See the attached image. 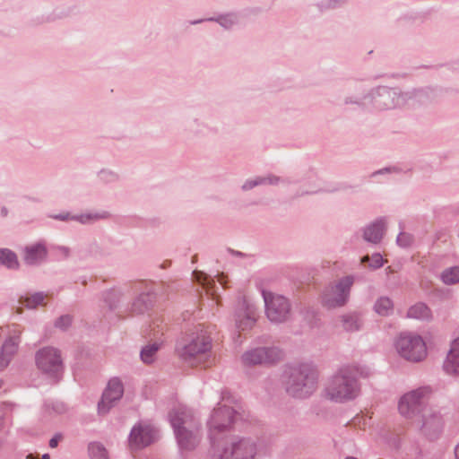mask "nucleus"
Returning a JSON list of instances; mask_svg holds the SVG:
<instances>
[{"mask_svg": "<svg viewBox=\"0 0 459 459\" xmlns=\"http://www.w3.org/2000/svg\"><path fill=\"white\" fill-rule=\"evenodd\" d=\"M27 459H34L33 456L31 455H28L27 456Z\"/></svg>", "mask_w": 459, "mask_h": 459, "instance_id": "obj_41", "label": "nucleus"}, {"mask_svg": "<svg viewBox=\"0 0 459 459\" xmlns=\"http://www.w3.org/2000/svg\"><path fill=\"white\" fill-rule=\"evenodd\" d=\"M371 261L369 264V266L373 269L380 268L384 264L383 257L380 254L377 253L374 254L371 257L366 255L362 258V263H365L367 261Z\"/></svg>", "mask_w": 459, "mask_h": 459, "instance_id": "obj_31", "label": "nucleus"}, {"mask_svg": "<svg viewBox=\"0 0 459 459\" xmlns=\"http://www.w3.org/2000/svg\"><path fill=\"white\" fill-rule=\"evenodd\" d=\"M373 308L377 315L388 316L394 311V303L388 297H380L376 300Z\"/></svg>", "mask_w": 459, "mask_h": 459, "instance_id": "obj_24", "label": "nucleus"}, {"mask_svg": "<svg viewBox=\"0 0 459 459\" xmlns=\"http://www.w3.org/2000/svg\"><path fill=\"white\" fill-rule=\"evenodd\" d=\"M443 369L448 375H459V337L452 341L443 363Z\"/></svg>", "mask_w": 459, "mask_h": 459, "instance_id": "obj_16", "label": "nucleus"}, {"mask_svg": "<svg viewBox=\"0 0 459 459\" xmlns=\"http://www.w3.org/2000/svg\"><path fill=\"white\" fill-rule=\"evenodd\" d=\"M397 244L402 247H408L413 242V238L411 234L401 232L396 239Z\"/></svg>", "mask_w": 459, "mask_h": 459, "instance_id": "obj_32", "label": "nucleus"}, {"mask_svg": "<svg viewBox=\"0 0 459 459\" xmlns=\"http://www.w3.org/2000/svg\"><path fill=\"white\" fill-rule=\"evenodd\" d=\"M194 276L203 286H206L210 281L209 277L202 272H194Z\"/></svg>", "mask_w": 459, "mask_h": 459, "instance_id": "obj_34", "label": "nucleus"}, {"mask_svg": "<svg viewBox=\"0 0 459 459\" xmlns=\"http://www.w3.org/2000/svg\"><path fill=\"white\" fill-rule=\"evenodd\" d=\"M47 295L43 292H36L30 296L21 297L19 303L24 305L29 309L36 308L39 305H44Z\"/></svg>", "mask_w": 459, "mask_h": 459, "instance_id": "obj_25", "label": "nucleus"}, {"mask_svg": "<svg viewBox=\"0 0 459 459\" xmlns=\"http://www.w3.org/2000/svg\"><path fill=\"white\" fill-rule=\"evenodd\" d=\"M0 263L10 269H16L19 265L16 255L6 248L0 249Z\"/></svg>", "mask_w": 459, "mask_h": 459, "instance_id": "obj_26", "label": "nucleus"}, {"mask_svg": "<svg viewBox=\"0 0 459 459\" xmlns=\"http://www.w3.org/2000/svg\"><path fill=\"white\" fill-rule=\"evenodd\" d=\"M257 309L253 301L246 297L238 304L236 311V326L244 331L253 327L256 321Z\"/></svg>", "mask_w": 459, "mask_h": 459, "instance_id": "obj_15", "label": "nucleus"}, {"mask_svg": "<svg viewBox=\"0 0 459 459\" xmlns=\"http://www.w3.org/2000/svg\"><path fill=\"white\" fill-rule=\"evenodd\" d=\"M441 281L446 285L459 282V266H454L444 270L440 275Z\"/></svg>", "mask_w": 459, "mask_h": 459, "instance_id": "obj_27", "label": "nucleus"}, {"mask_svg": "<svg viewBox=\"0 0 459 459\" xmlns=\"http://www.w3.org/2000/svg\"><path fill=\"white\" fill-rule=\"evenodd\" d=\"M88 450L91 459H109L107 449L100 443H91Z\"/></svg>", "mask_w": 459, "mask_h": 459, "instance_id": "obj_28", "label": "nucleus"}, {"mask_svg": "<svg viewBox=\"0 0 459 459\" xmlns=\"http://www.w3.org/2000/svg\"><path fill=\"white\" fill-rule=\"evenodd\" d=\"M61 439L60 435H56L49 440V446L55 448L57 446L59 440Z\"/></svg>", "mask_w": 459, "mask_h": 459, "instance_id": "obj_35", "label": "nucleus"}, {"mask_svg": "<svg viewBox=\"0 0 459 459\" xmlns=\"http://www.w3.org/2000/svg\"><path fill=\"white\" fill-rule=\"evenodd\" d=\"M158 350H159V345L156 343L146 345L141 351L142 360L147 364L153 362Z\"/></svg>", "mask_w": 459, "mask_h": 459, "instance_id": "obj_29", "label": "nucleus"}, {"mask_svg": "<svg viewBox=\"0 0 459 459\" xmlns=\"http://www.w3.org/2000/svg\"><path fill=\"white\" fill-rule=\"evenodd\" d=\"M256 442L247 437H232L222 443L212 441L209 459H255Z\"/></svg>", "mask_w": 459, "mask_h": 459, "instance_id": "obj_5", "label": "nucleus"}, {"mask_svg": "<svg viewBox=\"0 0 459 459\" xmlns=\"http://www.w3.org/2000/svg\"><path fill=\"white\" fill-rule=\"evenodd\" d=\"M108 212H92V213H84L76 216H70L68 212L60 213L53 216L54 219L60 221H67V220H74L78 221L81 223L86 224L91 223L99 220L107 219L108 217Z\"/></svg>", "mask_w": 459, "mask_h": 459, "instance_id": "obj_19", "label": "nucleus"}, {"mask_svg": "<svg viewBox=\"0 0 459 459\" xmlns=\"http://www.w3.org/2000/svg\"><path fill=\"white\" fill-rule=\"evenodd\" d=\"M286 391L293 397H307L316 389L317 372L309 363L291 367L286 373Z\"/></svg>", "mask_w": 459, "mask_h": 459, "instance_id": "obj_4", "label": "nucleus"}, {"mask_svg": "<svg viewBox=\"0 0 459 459\" xmlns=\"http://www.w3.org/2000/svg\"><path fill=\"white\" fill-rule=\"evenodd\" d=\"M124 386L120 379L111 378L98 403L99 414L104 415L122 398Z\"/></svg>", "mask_w": 459, "mask_h": 459, "instance_id": "obj_14", "label": "nucleus"}, {"mask_svg": "<svg viewBox=\"0 0 459 459\" xmlns=\"http://www.w3.org/2000/svg\"><path fill=\"white\" fill-rule=\"evenodd\" d=\"M158 437L157 430L150 424L138 423L130 432L128 443L131 449L138 450L152 444Z\"/></svg>", "mask_w": 459, "mask_h": 459, "instance_id": "obj_12", "label": "nucleus"}, {"mask_svg": "<svg viewBox=\"0 0 459 459\" xmlns=\"http://www.w3.org/2000/svg\"><path fill=\"white\" fill-rule=\"evenodd\" d=\"M21 333L22 331L19 330L16 335L9 337L4 342L0 353V370L9 365L13 355L17 352Z\"/></svg>", "mask_w": 459, "mask_h": 459, "instance_id": "obj_17", "label": "nucleus"}, {"mask_svg": "<svg viewBox=\"0 0 459 459\" xmlns=\"http://www.w3.org/2000/svg\"><path fill=\"white\" fill-rule=\"evenodd\" d=\"M169 420L180 449H195L200 442V424L193 411L178 407L169 413Z\"/></svg>", "mask_w": 459, "mask_h": 459, "instance_id": "obj_2", "label": "nucleus"}, {"mask_svg": "<svg viewBox=\"0 0 459 459\" xmlns=\"http://www.w3.org/2000/svg\"><path fill=\"white\" fill-rule=\"evenodd\" d=\"M1 213H2L3 216H6L7 215V210L4 207L2 208Z\"/></svg>", "mask_w": 459, "mask_h": 459, "instance_id": "obj_39", "label": "nucleus"}, {"mask_svg": "<svg viewBox=\"0 0 459 459\" xmlns=\"http://www.w3.org/2000/svg\"><path fill=\"white\" fill-rule=\"evenodd\" d=\"M407 316L413 319L429 320L432 315L426 304L419 302L409 307Z\"/></svg>", "mask_w": 459, "mask_h": 459, "instance_id": "obj_21", "label": "nucleus"}, {"mask_svg": "<svg viewBox=\"0 0 459 459\" xmlns=\"http://www.w3.org/2000/svg\"><path fill=\"white\" fill-rule=\"evenodd\" d=\"M211 350V339L205 333L192 338L187 343L178 347V355L186 361H191Z\"/></svg>", "mask_w": 459, "mask_h": 459, "instance_id": "obj_13", "label": "nucleus"}, {"mask_svg": "<svg viewBox=\"0 0 459 459\" xmlns=\"http://www.w3.org/2000/svg\"><path fill=\"white\" fill-rule=\"evenodd\" d=\"M35 362L42 373L50 377H56L63 370L61 352L51 346L39 349L35 354Z\"/></svg>", "mask_w": 459, "mask_h": 459, "instance_id": "obj_9", "label": "nucleus"}, {"mask_svg": "<svg viewBox=\"0 0 459 459\" xmlns=\"http://www.w3.org/2000/svg\"><path fill=\"white\" fill-rule=\"evenodd\" d=\"M346 459H358V458L350 456V457H347Z\"/></svg>", "mask_w": 459, "mask_h": 459, "instance_id": "obj_42", "label": "nucleus"}, {"mask_svg": "<svg viewBox=\"0 0 459 459\" xmlns=\"http://www.w3.org/2000/svg\"><path fill=\"white\" fill-rule=\"evenodd\" d=\"M154 300L153 295L150 293H143L139 295L133 303V310L137 314H142L148 310Z\"/></svg>", "mask_w": 459, "mask_h": 459, "instance_id": "obj_23", "label": "nucleus"}, {"mask_svg": "<svg viewBox=\"0 0 459 459\" xmlns=\"http://www.w3.org/2000/svg\"><path fill=\"white\" fill-rule=\"evenodd\" d=\"M263 298L265 305V314L271 322L282 323L289 319L290 304L284 296L264 290Z\"/></svg>", "mask_w": 459, "mask_h": 459, "instance_id": "obj_8", "label": "nucleus"}, {"mask_svg": "<svg viewBox=\"0 0 459 459\" xmlns=\"http://www.w3.org/2000/svg\"><path fill=\"white\" fill-rule=\"evenodd\" d=\"M218 281H219L221 285H224V284H225V281H224V276H223V275L218 276Z\"/></svg>", "mask_w": 459, "mask_h": 459, "instance_id": "obj_38", "label": "nucleus"}, {"mask_svg": "<svg viewBox=\"0 0 459 459\" xmlns=\"http://www.w3.org/2000/svg\"><path fill=\"white\" fill-rule=\"evenodd\" d=\"M353 281V277L346 276L327 286L321 296L323 306L328 309L345 306L348 302Z\"/></svg>", "mask_w": 459, "mask_h": 459, "instance_id": "obj_7", "label": "nucleus"}, {"mask_svg": "<svg viewBox=\"0 0 459 459\" xmlns=\"http://www.w3.org/2000/svg\"><path fill=\"white\" fill-rule=\"evenodd\" d=\"M47 257V248L41 243L33 244L24 248L23 260L29 265L39 264Z\"/></svg>", "mask_w": 459, "mask_h": 459, "instance_id": "obj_18", "label": "nucleus"}, {"mask_svg": "<svg viewBox=\"0 0 459 459\" xmlns=\"http://www.w3.org/2000/svg\"><path fill=\"white\" fill-rule=\"evenodd\" d=\"M236 420V411L226 404H219L213 409L208 421L210 438L215 441V436L229 430Z\"/></svg>", "mask_w": 459, "mask_h": 459, "instance_id": "obj_10", "label": "nucleus"}, {"mask_svg": "<svg viewBox=\"0 0 459 459\" xmlns=\"http://www.w3.org/2000/svg\"><path fill=\"white\" fill-rule=\"evenodd\" d=\"M72 324V317L68 315L60 316L55 323L56 327L65 330L67 329Z\"/></svg>", "mask_w": 459, "mask_h": 459, "instance_id": "obj_33", "label": "nucleus"}, {"mask_svg": "<svg viewBox=\"0 0 459 459\" xmlns=\"http://www.w3.org/2000/svg\"><path fill=\"white\" fill-rule=\"evenodd\" d=\"M385 226L386 223L384 219H379L368 226L364 230L365 240L375 244L378 243L384 236Z\"/></svg>", "mask_w": 459, "mask_h": 459, "instance_id": "obj_20", "label": "nucleus"}, {"mask_svg": "<svg viewBox=\"0 0 459 459\" xmlns=\"http://www.w3.org/2000/svg\"><path fill=\"white\" fill-rule=\"evenodd\" d=\"M42 459H50V457L48 454H46L42 456Z\"/></svg>", "mask_w": 459, "mask_h": 459, "instance_id": "obj_40", "label": "nucleus"}, {"mask_svg": "<svg viewBox=\"0 0 459 459\" xmlns=\"http://www.w3.org/2000/svg\"><path fill=\"white\" fill-rule=\"evenodd\" d=\"M455 459H459V443L455 447Z\"/></svg>", "mask_w": 459, "mask_h": 459, "instance_id": "obj_37", "label": "nucleus"}, {"mask_svg": "<svg viewBox=\"0 0 459 459\" xmlns=\"http://www.w3.org/2000/svg\"><path fill=\"white\" fill-rule=\"evenodd\" d=\"M432 390L429 386H420L403 394L398 401V411L425 435L432 437L440 431L442 419L439 413L429 405Z\"/></svg>", "mask_w": 459, "mask_h": 459, "instance_id": "obj_1", "label": "nucleus"}, {"mask_svg": "<svg viewBox=\"0 0 459 459\" xmlns=\"http://www.w3.org/2000/svg\"><path fill=\"white\" fill-rule=\"evenodd\" d=\"M359 369L356 366L342 367L329 380L325 395L334 402H346L356 398L360 392Z\"/></svg>", "mask_w": 459, "mask_h": 459, "instance_id": "obj_3", "label": "nucleus"}, {"mask_svg": "<svg viewBox=\"0 0 459 459\" xmlns=\"http://www.w3.org/2000/svg\"><path fill=\"white\" fill-rule=\"evenodd\" d=\"M342 326L346 332L359 331L362 326V320L355 314H345L341 316Z\"/></svg>", "mask_w": 459, "mask_h": 459, "instance_id": "obj_22", "label": "nucleus"}, {"mask_svg": "<svg viewBox=\"0 0 459 459\" xmlns=\"http://www.w3.org/2000/svg\"><path fill=\"white\" fill-rule=\"evenodd\" d=\"M282 358V352L276 347H258L246 351L242 355V362L247 366L272 364Z\"/></svg>", "mask_w": 459, "mask_h": 459, "instance_id": "obj_11", "label": "nucleus"}, {"mask_svg": "<svg viewBox=\"0 0 459 459\" xmlns=\"http://www.w3.org/2000/svg\"><path fill=\"white\" fill-rule=\"evenodd\" d=\"M221 24L226 28H228L230 24L233 23V20L230 17H222L221 18Z\"/></svg>", "mask_w": 459, "mask_h": 459, "instance_id": "obj_36", "label": "nucleus"}, {"mask_svg": "<svg viewBox=\"0 0 459 459\" xmlns=\"http://www.w3.org/2000/svg\"><path fill=\"white\" fill-rule=\"evenodd\" d=\"M397 353L410 362L423 361L428 356V348L425 340L414 333H402L394 342Z\"/></svg>", "mask_w": 459, "mask_h": 459, "instance_id": "obj_6", "label": "nucleus"}, {"mask_svg": "<svg viewBox=\"0 0 459 459\" xmlns=\"http://www.w3.org/2000/svg\"><path fill=\"white\" fill-rule=\"evenodd\" d=\"M276 182H277V179L275 177H267V178L257 177L255 179L247 181L243 185L242 188L244 190H250L253 187L259 186V185H266V184L272 185V184H275Z\"/></svg>", "mask_w": 459, "mask_h": 459, "instance_id": "obj_30", "label": "nucleus"}]
</instances>
